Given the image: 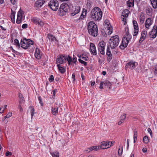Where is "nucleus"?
<instances>
[{
    "mask_svg": "<svg viewBox=\"0 0 157 157\" xmlns=\"http://www.w3.org/2000/svg\"><path fill=\"white\" fill-rule=\"evenodd\" d=\"M102 13L99 8L95 7L92 10L90 15L91 18L94 21H99L101 19Z\"/></svg>",
    "mask_w": 157,
    "mask_h": 157,
    "instance_id": "obj_1",
    "label": "nucleus"
},
{
    "mask_svg": "<svg viewBox=\"0 0 157 157\" xmlns=\"http://www.w3.org/2000/svg\"><path fill=\"white\" fill-rule=\"evenodd\" d=\"M87 28L89 34L94 36L98 35V29L97 25L92 21H90L87 24Z\"/></svg>",
    "mask_w": 157,
    "mask_h": 157,
    "instance_id": "obj_2",
    "label": "nucleus"
},
{
    "mask_svg": "<svg viewBox=\"0 0 157 157\" xmlns=\"http://www.w3.org/2000/svg\"><path fill=\"white\" fill-rule=\"evenodd\" d=\"M69 9V6L67 4H62L60 5L58 11L59 15L63 16L66 15L68 13Z\"/></svg>",
    "mask_w": 157,
    "mask_h": 157,
    "instance_id": "obj_3",
    "label": "nucleus"
},
{
    "mask_svg": "<svg viewBox=\"0 0 157 157\" xmlns=\"http://www.w3.org/2000/svg\"><path fill=\"white\" fill-rule=\"evenodd\" d=\"M33 44V42L30 39H27L25 38L22 39L20 42L21 47L24 49L29 48L31 45Z\"/></svg>",
    "mask_w": 157,
    "mask_h": 157,
    "instance_id": "obj_4",
    "label": "nucleus"
},
{
    "mask_svg": "<svg viewBox=\"0 0 157 157\" xmlns=\"http://www.w3.org/2000/svg\"><path fill=\"white\" fill-rule=\"evenodd\" d=\"M119 42V37L116 35L111 37L109 40V43L112 49L115 48L118 46Z\"/></svg>",
    "mask_w": 157,
    "mask_h": 157,
    "instance_id": "obj_5",
    "label": "nucleus"
},
{
    "mask_svg": "<svg viewBox=\"0 0 157 157\" xmlns=\"http://www.w3.org/2000/svg\"><path fill=\"white\" fill-rule=\"evenodd\" d=\"M59 3L56 0H51L48 3V6L52 10L56 11L59 8Z\"/></svg>",
    "mask_w": 157,
    "mask_h": 157,
    "instance_id": "obj_6",
    "label": "nucleus"
},
{
    "mask_svg": "<svg viewBox=\"0 0 157 157\" xmlns=\"http://www.w3.org/2000/svg\"><path fill=\"white\" fill-rule=\"evenodd\" d=\"M149 35L150 38L154 39L157 35V26L154 25L151 31L149 33Z\"/></svg>",
    "mask_w": 157,
    "mask_h": 157,
    "instance_id": "obj_7",
    "label": "nucleus"
},
{
    "mask_svg": "<svg viewBox=\"0 0 157 157\" xmlns=\"http://www.w3.org/2000/svg\"><path fill=\"white\" fill-rule=\"evenodd\" d=\"M104 85V87H106L107 88H110L111 85V83L108 80H106L104 81H101L100 82L99 88L101 89H103V85Z\"/></svg>",
    "mask_w": 157,
    "mask_h": 157,
    "instance_id": "obj_8",
    "label": "nucleus"
},
{
    "mask_svg": "<svg viewBox=\"0 0 157 157\" xmlns=\"http://www.w3.org/2000/svg\"><path fill=\"white\" fill-rule=\"evenodd\" d=\"M147 31L145 29L143 30L141 32V36L139 40V43L141 44L146 38Z\"/></svg>",
    "mask_w": 157,
    "mask_h": 157,
    "instance_id": "obj_9",
    "label": "nucleus"
},
{
    "mask_svg": "<svg viewBox=\"0 0 157 157\" xmlns=\"http://www.w3.org/2000/svg\"><path fill=\"white\" fill-rule=\"evenodd\" d=\"M66 60V57L62 55H60L56 59V61L57 64H59L63 63Z\"/></svg>",
    "mask_w": 157,
    "mask_h": 157,
    "instance_id": "obj_10",
    "label": "nucleus"
},
{
    "mask_svg": "<svg viewBox=\"0 0 157 157\" xmlns=\"http://www.w3.org/2000/svg\"><path fill=\"white\" fill-rule=\"evenodd\" d=\"M32 20L33 23L37 24L40 27H43L44 25L43 22L39 18L33 17Z\"/></svg>",
    "mask_w": 157,
    "mask_h": 157,
    "instance_id": "obj_11",
    "label": "nucleus"
},
{
    "mask_svg": "<svg viewBox=\"0 0 157 157\" xmlns=\"http://www.w3.org/2000/svg\"><path fill=\"white\" fill-rule=\"evenodd\" d=\"M90 51L92 54L94 55H96L97 52L96 49L95 45L92 43H91L90 44Z\"/></svg>",
    "mask_w": 157,
    "mask_h": 157,
    "instance_id": "obj_12",
    "label": "nucleus"
},
{
    "mask_svg": "<svg viewBox=\"0 0 157 157\" xmlns=\"http://www.w3.org/2000/svg\"><path fill=\"white\" fill-rule=\"evenodd\" d=\"M42 56V53L40 50L36 48L35 56L36 59H40Z\"/></svg>",
    "mask_w": 157,
    "mask_h": 157,
    "instance_id": "obj_13",
    "label": "nucleus"
},
{
    "mask_svg": "<svg viewBox=\"0 0 157 157\" xmlns=\"http://www.w3.org/2000/svg\"><path fill=\"white\" fill-rule=\"evenodd\" d=\"M107 57V60L108 62H110L112 58V54L109 46H108L107 49V52L106 53Z\"/></svg>",
    "mask_w": 157,
    "mask_h": 157,
    "instance_id": "obj_14",
    "label": "nucleus"
},
{
    "mask_svg": "<svg viewBox=\"0 0 157 157\" xmlns=\"http://www.w3.org/2000/svg\"><path fill=\"white\" fill-rule=\"evenodd\" d=\"M128 43V42H127L126 39L123 38L122 43L120 46V48L121 49H124L125 48L127 47Z\"/></svg>",
    "mask_w": 157,
    "mask_h": 157,
    "instance_id": "obj_15",
    "label": "nucleus"
},
{
    "mask_svg": "<svg viewBox=\"0 0 157 157\" xmlns=\"http://www.w3.org/2000/svg\"><path fill=\"white\" fill-rule=\"evenodd\" d=\"M80 10V7L79 6H75L74 8L73 9L72 11L71 12V15L73 16L75 15L78 13Z\"/></svg>",
    "mask_w": 157,
    "mask_h": 157,
    "instance_id": "obj_16",
    "label": "nucleus"
},
{
    "mask_svg": "<svg viewBox=\"0 0 157 157\" xmlns=\"http://www.w3.org/2000/svg\"><path fill=\"white\" fill-rule=\"evenodd\" d=\"M152 22L153 21L151 19V18H147L145 24V27L148 29H149V27L152 25Z\"/></svg>",
    "mask_w": 157,
    "mask_h": 157,
    "instance_id": "obj_17",
    "label": "nucleus"
},
{
    "mask_svg": "<svg viewBox=\"0 0 157 157\" xmlns=\"http://www.w3.org/2000/svg\"><path fill=\"white\" fill-rule=\"evenodd\" d=\"M44 2L43 0H39L36 2L35 4L36 6L40 7L44 4Z\"/></svg>",
    "mask_w": 157,
    "mask_h": 157,
    "instance_id": "obj_18",
    "label": "nucleus"
},
{
    "mask_svg": "<svg viewBox=\"0 0 157 157\" xmlns=\"http://www.w3.org/2000/svg\"><path fill=\"white\" fill-rule=\"evenodd\" d=\"M126 36L123 37V38H124L125 39H126V40H127V42H128L129 40L132 38L131 35L129 33L128 29V30L126 32Z\"/></svg>",
    "mask_w": 157,
    "mask_h": 157,
    "instance_id": "obj_19",
    "label": "nucleus"
},
{
    "mask_svg": "<svg viewBox=\"0 0 157 157\" xmlns=\"http://www.w3.org/2000/svg\"><path fill=\"white\" fill-rule=\"evenodd\" d=\"M129 12V11L128 10L126 9L124 10L122 12L121 17L123 16V17H128Z\"/></svg>",
    "mask_w": 157,
    "mask_h": 157,
    "instance_id": "obj_20",
    "label": "nucleus"
},
{
    "mask_svg": "<svg viewBox=\"0 0 157 157\" xmlns=\"http://www.w3.org/2000/svg\"><path fill=\"white\" fill-rule=\"evenodd\" d=\"M146 12L148 15L151 16L152 13V9L150 6L147 7L146 9Z\"/></svg>",
    "mask_w": 157,
    "mask_h": 157,
    "instance_id": "obj_21",
    "label": "nucleus"
},
{
    "mask_svg": "<svg viewBox=\"0 0 157 157\" xmlns=\"http://www.w3.org/2000/svg\"><path fill=\"white\" fill-rule=\"evenodd\" d=\"M152 6L154 9L157 8V0H150Z\"/></svg>",
    "mask_w": 157,
    "mask_h": 157,
    "instance_id": "obj_22",
    "label": "nucleus"
},
{
    "mask_svg": "<svg viewBox=\"0 0 157 157\" xmlns=\"http://www.w3.org/2000/svg\"><path fill=\"white\" fill-rule=\"evenodd\" d=\"M140 22L141 23H143L145 19L144 14L143 13H140Z\"/></svg>",
    "mask_w": 157,
    "mask_h": 157,
    "instance_id": "obj_23",
    "label": "nucleus"
},
{
    "mask_svg": "<svg viewBox=\"0 0 157 157\" xmlns=\"http://www.w3.org/2000/svg\"><path fill=\"white\" fill-rule=\"evenodd\" d=\"M48 37L51 41H54L55 40L57 41L56 37L52 35L48 34Z\"/></svg>",
    "mask_w": 157,
    "mask_h": 157,
    "instance_id": "obj_24",
    "label": "nucleus"
},
{
    "mask_svg": "<svg viewBox=\"0 0 157 157\" xmlns=\"http://www.w3.org/2000/svg\"><path fill=\"white\" fill-rule=\"evenodd\" d=\"M128 65H129V67H130L131 69H133L134 68L136 63L132 61H130L128 63Z\"/></svg>",
    "mask_w": 157,
    "mask_h": 157,
    "instance_id": "obj_25",
    "label": "nucleus"
},
{
    "mask_svg": "<svg viewBox=\"0 0 157 157\" xmlns=\"http://www.w3.org/2000/svg\"><path fill=\"white\" fill-rule=\"evenodd\" d=\"M57 66L58 67L59 71L63 73L65 72V69L63 67L61 66L60 65L57 64Z\"/></svg>",
    "mask_w": 157,
    "mask_h": 157,
    "instance_id": "obj_26",
    "label": "nucleus"
},
{
    "mask_svg": "<svg viewBox=\"0 0 157 157\" xmlns=\"http://www.w3.org/2000/svg\"><path fill=\"white\" fill-rule=\"evenodd\" d=\"M18 97L19 98V103L21 104L24 102V97L20 93L19 94Z\"/></svg>",
    "mask_w": 157,
    "mask_h": 157,
    "instance_id": "obj_27",
    "label": "nucleus"
},
{
    "mask_svg": "<svg viewBox=\"0 0 157 157\" xmlns=\"http://www.w3.org/2000/svg\"><path fill=\"white\" fill-rule=\"evenodd\" d=\"M107 142H103L100 146V147L101 149H106L105 147H107Z\"/></svg>",
    "mask_w": 157,
    "mask_h": 157,
    "instance_id": "obj_28",
    "label": "nucleus"
},
{
    "mask_svg": "<svg viewBox=\"0 0 157 157\" xmlns=\"http://www.w3.org/2000/svg\"><path fill=\"white\" fill-rule=\"evenodd\" d=\"M12 13L10 16V17L12 20V22L14 23H15V12L13 11L11 9Z\"/></svg>",
    "mask_w": 157,
    "mask_h": 157,
    "instance_id": "obj_29",
    "label": "nucleus"
},
{
    "mask_svg": "<svg viewBox=\"0 0 157 157\" xmlns=\"http://www.w3.org/2000/svg\"><path fill=\"white\" fill-rule=\"evenodd\" d=\"M127 4H128V6L129 7L133 6L134 5V0H128L127 2Z\"/></svg>",
    "mask_w": 157,
    "mask_h": 157,
    "instance_id": "obj_30",
    "label": "nucleus"
},
{
    "mask_svg": "<svg viewBox=\"0 0 157 157\" xmlns=\"http://www.w3.org/2000/svg\"><path fill=\"white\" fill-rule=\"evenodd\" d=\"M104 50L105 48L102 47H98V51L102 55H104L105 54Z\"/></svg>",
    "mask_w": 157,
    "mask_h": 157,
    "instance_id": "obj_31",
    "label": "nucleus"
},
{
    "mask_svg": "<svg viewBox=\"0 0 157 157\" xmlns=\"http://www.w3.org/2000/svg\"><path fill=\"white\" fill-rule=\"evenodd\" d=\"M52 114L54 115H56L58 113V108H52Z\"/></svg>",
    "mask_w": 157,
    "mask_h": 157,
    "instance_id": "obj_32",
    "label": "nucleus"
},
{
    "mask_svg": "<svg viewBox=\"0 0 157 157\" xmlns=\"http://www.w3.org/2000/svg\"><path fill=\"white\" fill-rule=\"evenodd\" d=\"M14 44L16 45V47L19 48L20 47V44H19L18 40L17 39H15L14 40Z\"/></svg>",
    "mask_w": 157,
    "mask_h": 157,
    "instance_id": "obj_33",
    "label": "nucleus"
},
{
    "mask_svg": "<svg viewBox=\"0 0 157 157\" xmlns=\"http://www.w3.org/2000/svg\"><path fill=\"white\" fill-rule=\"evenodd\" d=\"M29 108L30 109H31V118H32L35 113L34 109L33 107L32 106H30L29 107Z\"/></svg>",
    "mask_w": 157,
    "mask_h": 157,
    "instance_id": "obj_34",
    "label": "nucleus"
},
{
    "mask_svg": "<svg viewBox=\"0 0 157 157\" xmlns=\"http://www.w3.org/2000/svg\"><path fill=\"white\" fill-rule=\"evenodd\" d=\"M106 45L105 43L103 41H100L98 44V47H102L103 48H105V47Z\"/></svg>",
    "mask_w": 157,
    "mask_h": 157,
    "instance_id": "obj_35",
    "label": "nucleus"
},
{
    "mask_svg": "<svg viewBox=\"0 0 157 157\" xmlns=\"http://www.w3.org/2000/svg\"><path fill=\"white\" fill-rule=\"evenodd\" d=\"M143 141L144 143L147 144L149 142L148 137L147 136H144L143 138Z\"/></svg>",
    "mask_w": 157,
    "mask_h": 157,
    "instance_id": "obj_36",
    "label": "nucleus"
},
{
    "mask_svg": "<svg viewBox=\"0 0 157 157\" xmlns=\"http://www.w3.org/2000/svg\"><path fill=\"white\" fill-rule=\"evenodd\" d=\"M133 24L134 26V29H139L138 25L136 21L135 20H133Z\"/></svg>",
    "mask_w": 157,
    "mask_h": 157,
    "instance_id": "obj_37",
    "label": "nucleus"
},
{
    "mask_svg": "<svg viewBox=\"0 0 157 157\" xmlns=\"http://www.w3.org/2000/svg\"><path fill=\"white\" fill-rule=\"evenodd\" d=\"M114 143V142L113 141H109L107 142V147H105V148H107L110 147Z\"/></svg>",
    "mask_w": 157,
    "mask_h": 157,
    "instance_id": "obj_38",
    "label": "nucleus"
},
{
    "mask_svg": "<svg viewBox=\"0 0 157 157\" xmlns=\"http://www.w3.org/2000/svg\"><path fill=\"white\" fill-rule=\"evenodd\" d=\"M85 55H84L83 54H82L81 55H80V56L79 57H82V59H84L86 61H87L88 60V58L87 56H85Z\"/></svg>",
    "mask_w": 157,
    "mask_h": 157,
    "instance_id": "obj_39",
    "label": "nucleus"
},
{
    "mask_svg": "<svg viewBox=\"0 0 157 157\" xmlns=\"http://www.w3.org/2000/svg\"><path fill=\"white\" fill-rule=\"evenodd\" d=\"M51 154L53 157H59V153L57 152L51 153Z\"/></svg>",
    "mask_w": 157,
    "mask_h": 157,
    "instance_id": "obj_40",
    "label": "nucleus"
},
{
    "mask_svg": "<svg viewBox=\"0 0 157 157\" xmlns=\"http://www.w3.org/2000/svg\"><path fill=\"white\" fill-rule=\"evenodd\" d=\"M23 13V12L22 10L20 9L18 12L17 17H22V15Z\"/></svg>",
    "mask_w": 157,
    "mask_h": 157,
    "instance_id": "obj_41",
    "label": "nucleus"
},
{
    "mask_svg": "<svg viewBox=\"0 0 157 157\" xmlns=\"http://www.w3.org/2000/svg\"><path fill=\"white\" fill-rule=\"evenodd\" d=\"M154 74L155 76L157 77V64L155 66Z\"/></svg>",
    "mask_w": 157,
    "mask_h": 157,
    "instance_id": "obj_42",
    "label": "nucleus"
},
{
    "mask_svg": "<svg viewBox=\"0 0 157 157\" xmlns=\"http://www.w3.org/2000/svg\"><path fill=\"white\" fill-rule=\"evenodd\" d=\"M22 19V17H17V18L16 20V22L17 24H20L21 23V19Z\"/></svg>",
    "mask_w": 157,
    "mask_h": 157,
    "instance_id": "obj_43",
    "label": "nucleus"
},
{
    "mask_svg": "<svg viewBox=\"0 0 157 157\" xmlns=\"http://www.w3.org/2000/svg\"><path fill=\"white\" fill-rule=\"evenodd\" d=\"M78 61L82 64H83L84 65V66H86L87 65V63L86 62H85L81 59H78Z\"/></svg>",
    "mask_w": 157,
    "mask_h": 157,
    "instance_id": "obj_44",
    "label": "nucleus"
},
{
    "mask_svg": "<svg viewBox=\"0 0 157 157\" xmlns=\"http://www.w3.org/2000/svg\"><path fill=\"white\" fill-rule=\"evenodd\" d=\"M139 31V29H134V30L133 33V36H136L137 35Z\"/></svg>",
    "mask_w": 157,
    "mask_h": 157,
    "instance_id": "obj_45",
    "label": "nucleus"
},
{
    "mask_svg": "<svg viewBox=\"0 0 157 157\" xmlns=\"http://www.w3.org/2000/svg\"><path fill=\"white\" fill-rule=\"evenodd\" d=\"M121 149L120 148H119L118 151V153L119 155V156H121V154L122 153L123 151V147L121 146Z\"/></svg>",
    "mask_w": 157,
    "mask_h": 157,
    "instance_id": "obj_46",
    "label": "nucleus"
},
{
    "mask_svg": "<svg viewBox=\"0 0 157 157\" xmlns=\"http://www.w3.org/2000/svg\"><path fill=\"white\" fill-rule=\"evenodd\" d=\"M93 150L97 151L100 148V146L98 147L97 146L92 147Z\"/></svg>",
    "mask_w": 157,
    "mask_h": 157,
    "instance_id": "obj_47",
    "label": "nucleus"
},
{
    "mask_svg": "<svg viewBox=\"0 0 157 157\" xmlns=\"http://www.w3.org/2000/svg\"><path fill=\"white\" fill-rule=\"evenodd\" d=\"M49 80L50 82H52L54 81V77L53 75H51L49 78Z\"/></svg>",
    "mask_w": 157,
    "mask_h": 157,
    "instance_id": "obj_48",
    "label": "nucleus"
},
{
    "mask_svg": "<svg viewBox=\"0 0 157 157\" xmlns=\"http://www.w3.org/2000/svg\"><path fill=\"white\" fill-rule=\"evenodd\" d=\"M12 114L11 113H9L8 114L5 116L4 117V119H5L7 118H9L12 116Z\"/></svg>",
    "mask_w": 157,
    "mask_h": 157,
    "instance_id": "obj_49",
    "label": "nucleus"
},
{
    "mask_svg": "<svg viewBox=\"0 0 157 157\" xmlns=\"http://www.w3.org/2000/svg\"><path fill=\"white\" fill-rule=\"evenodd\" d=\"M38 99L39 101V102L41 104V106H42L43 105V104L42 101V98L40 96H39L38 97Z\"/></svg>",
    "mask_w": 157,
    "mask_h": 157,
    "instance_id": "obj_50",
    "label": "nucleus"
},
{
    "mask_svg": "<svg viewBox=\"0 0 157 157\" xmlns=\"http://www.w3.org/2000/svg\"><path fill=\"white\" fill-rule=\"evenodd\" d=\"M57 92L56 89H55L52 91V98H54L55 97L56 93Z\"/></svg>",
    "mask_w": 157,
    "mask_h": 157,
    "instance_id": "obj_51",
    "label": "nucleus"
},
{
    "mask_svg": "<svg viewBox=\"0 0 157 157\" xmlns=\"http://www.w3.org/2000/svg\"><path fill=\"white\" fill-rule=\"evenodd\" d=\"M147 131L149 133L151 137H152V133L151 129L149 128H147Z\"/></svg>",
    "mask_w": 157,
    "mask_h": 157,
    "instance_id": "obj_52",
    "label": "nucleus"
},
{
    "mask_svg": "<svg viewBox=\"0 0 157 157\" xmlns=\"http://www.w3.org/2000/svg\"><path fill=\"white\" fill-rule=\"evenodd\" d=\"M66 60L67 61H72V59L69 56H68V57H66Z\"/></svg>",
    "mask_w": 157,
    "mask_h": 157,
    "instance_id": "obj_53",
    "label": "nucleus"
},
{
    "mask_svg": "<svg viewBox=\"0 0 157 157\" xmlns=\"http://www.w3.org/2000/svg\"><path fill=\"white\" fill-rule=\"evenodd\" d=\"M125 118H126V114H124L123 115H122V116H121V121H124V119H125Z\"/></svg>",
    "mask_w": 157,
    "mask_h": 157,
    "instance_id": "obj_54",
    "label": "nucleus"
},
{
    "mask_svg": "<svg viewBox=\"0 0 157 157\" xmlns=\"http://www.w3.org/2000/svg\"><path fill=\"white\" fill-rule=\"evenodd\" d=\"M126 17H123L122 18V21L123 22V24L125 25H126L127 23V22L126 21Z\"/></svg>",
    "mask_w": 157,
    "mask_h": 157,
    "instance_id": "obj_55",
    "label": "nucleus"
},
{
    "mask_svg": "<svg viewBox=\"0 0 157 157\" xmlns=\"http://www.w3.org/2000/svg\"><path fill=\"white\" fill-rule=\"evenodd\" d=\"M12 155V153L9 151H7L6 153V156H8L9 155Z\"/></svg>",
    "mask_w": 157,
    "mask_h": 157,
    "instance_id": "obj_56",
    "label": "nucleus"
},
{
    "mask_svg": "<svg viewBox=\"0 0 157 157\" xmlns=\"http://www.w3.org/2000/svg\"><path fill=\"white\" fill-rule=\"evenodd\" d=\"M28 25L26 24H23L22 26V28L24 29L27 28Z\"/></svg>",
    "mask_w": 157,
    "mask_h": 157,
    "instance_id": "obj_57",
    "label": "nucleus"
},
{
    "mask_svg": "<svg viewBox=\"0 0 157 157\" xmlns=\"http://www.w3.org/2000/svg\"><path fill=\"white\" fill-rule=\"evenodd\" d=\"M127 149H128L129 147V140L127 139Z\"/></svg>",
    "mask_w": 157,
    "mask_h": 157,
    "instance_id": "obj_58",
    "label": "nucleus"
},
{
    "mask_svg": "<svg viewBox=\"0 0 157 157\" xmlns=\"http://www.w3.org/2000/svg\"><path fill=\"white\" fill-rule=\"evenodd\" d=\"M21 104H20L18 105V108L19 109V110L21 112H22L23 111V109L22 107H21V105H20Z\"/></svg>",
    "mask_w": 157,
    "mask_h": 157,
    "instance_id": "obj_59",
    "label": "nucleus"
},
{
    "mask_svg": "<svg viewBox=\"0 0 157 157\" xmlns=\"http://www.w3.org/2000/svg\"><path fill=\"white\" fill-rule=\"evenodd\" d=\"M11 3L13 5H14L17 0H10Z\"/></svg>",
    "mask_w": 157,
    "mask_h": 157,
    "instance_id": "obj_60",
    "label": "nucleus"
},
{
    "mask_svg": "<svg viewBox=\"0 0 157 157\" xmlns=\"http://www.w3.org/2000/svg\"><path fill=\"white\" fill-rule=\"evenodd\" d=\"M109 31L108 32V34L109 35H110L112 33V31H111V30L112 29L110 28L109 27Z\"/></svg>",
    "mask_w": 157,
    "mask_h": 157,
    "instance_id": "obj_61",
    "label": "nucleus"
},
{
    "mask_svg": "<svg viewBox=\"0 0 157 157\" xmlns=\"http://www.w3.org/2000/svg\"><path fill=\"white\" fill-rule=\"evenodd\" d=\"M75 74L74 73H73L72 76V78L73 79V81H75Z\"/></svg>",
    "mask_w": 157,
    "mask_h": 157,
    "instance_id": "obj_62",
    "label": "nucleus"
},
{
    "mask_svg": "<svg viewBox=\"0 0 157 157\" xmlns=\"http://www.w3.org/2000/svg\"><path fill=\"white\" fill-rule=\"evenodd\" d=\"M73 62L74 63H75L77 61V58L76 57L73 58V60H72V62Z\"/></svg>",
    "mask_w": 157,
    "mask_h": 157,
    "instance_id": "obj_63",
    "label": "nucleus"
},
{
    "mask_svg": "<svg viewBox=\"0 0 157 157\" xmlns=\"http://www.w3.org/2000/svg\"><path fill=\"white\" fill-rule=\"evenodd\" d=\"M137 136V131H134V136Z\"/></svg>",
    "mask_w": 157,
    "mask_h": 157,
    "instance_id": "obj_64",
    "label": "nucleus"
}]
</instances>
